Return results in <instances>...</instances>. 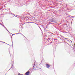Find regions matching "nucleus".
Instances as JSON below:
<instances>
[{
	"instance_id": "obj_1",
	"label": "nucleus",
	"mask_w": 75,
	"mask_h": 75,
	"mask_svg": "<svg viewBox=\"0 0 75 75\" xmlns=\"http://www.w3.org/2000/svg\"><path fill=\"white\" fill-rule=\"evenodd\" d=\"M30 71H28L25 73V74L26 75H30Z\"/></svg>"
},
{
	"instance_id": "obj_2",
	"label": "nucleus",
	"mask_w": 75,
	"mask_h": 75,
	"mask_svg": "<svg viewBox=\"0 0 75 75\" xmlns=\"http://www.w3.org/2000/svg\"><path fill=\"white\" fill-rule=\"evenodd\" d=\"M46 66L47 68H49L50 67V65H49V64H46Z\"/></svg>"
},
{
	"instance_id": "obj_3",
	"label": "nucleus",
	"mask_w": 75,
	"mask_h": 75,
	"mask_svg": "<svg viewBox=\"0 0 75 75\" xmlns=\"http://www.w3.org/2000/svg\"><path fill=\"white\" fill-rule=\"evenodd\" d=\"M18 75H23L21 74H20V73H18Z\"/></svg>"
},
{
	"instance_id": "obj_4",
	"label": "nucleus",
	"mask_w": 75,
	"mask_h": 75,
	"mask_svg": "<svg viewBox=\"0 0 75 75\" xmlns=\"http://www.w3.org/2000/svg\"><path fill=\"white\" fill-rule=\"evenodd\" d=\"M31 23V22H28V23Z\"/></svg>"
}]
</instances>
